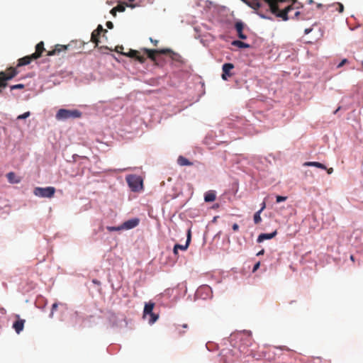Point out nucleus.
Instances as JSON below:
<instances>
[{
  "label": "nucleus",
  "mask_w": 363,
  "mask_h": 363,
  "mask_svg": "<svg viewBox=\"0 0 363 363\" xmlns=\"http://www.w3.org/2000/svg\"><path fill=\"white\" fill-rule=\"evenodd\" d=\"M289 0H252L249 6L257 11V13L262 18H270L264 13L271 12L277 18L287 21L289 18L288 13L294 10L292 5L283 7V4Z\"/></svg>",
  "instance_id": "1"
},
{
  "label": "nucleus",
  "mask_w": 363,
  "mask_h": 363,
  "mask_svg": "<svg viewBox=\"0 0 363 363\" xmlns=\"http://www.w3.org/2000/svg\"><path fill=\"white\" fill-rule=\"evenodd\" d=\"M143 50L147 54V57H149L152 62H156L157 54H168L172 60L179 62L182 61V57L179 54L173 52L169 48L160 50H151L145 48Z\"/></svg>",
  "instance_id": "2"
},
{
  "label": "nucleus",
  "mask_w": 363,
  "mask_h": 363,
  "mask_svg": "<svg viewBox=\"0 0 363 363\" xmlns=\"http://www.w3.org/2000/svg\"><path fill=\"white\" fill-rule=\"evenodd\" d=\"M18 74L17 68L13 67L0 72V88H5L7 86V82L15 77Z\"/></svg>",
  "instance_id": "3"
},
{
  "label": "nucleus",
  "mask_w": 363,
  "mask_h": 363,
  "mask_svg": "<svg viewBox=\"0 0 363 363\" xmlns=\"http://www.w3.org/2000/svg\"><path fill=\"white\" fill-rule=\"evenodd\" d=\"M82 113L78 110H68L61 108L56 113V119L59 121L67 120L68 118H80Z\"/></svg>",
  "instance_id": "4"
},
{
  "label": "nucleus",
  "mask_w": 363,
  "mask_h": 363,
  "mask_svg": "<svg viewBox=\"0 0 363 363\" xmlns=\"http://www.w3.org/2000/svg\"><path fill=\"white\" fill-rule=\"evenodd\" d=\"M55 193V189L53 186L48 187H35L33 190V194L38 197L42 198H52Z\"/></svg>",
  "instance_id": "5"
},
{
  "label": "nucleus",
  "mask_w": 363,
  "mask_h": 363,
  "mask_svg": "<svg viewBox=\"0 0 363 363\" xmlns=\"http://www.w3.org/2000/svg\"><path fill=\"white\" fill-rule=\"evenodd\" d=\"M154 306H155V303L151 301L145 303V305L143 315H144V316L150 315V319L149 320L150 323H154L158 319V315H156L152 312Z\"/></svg>",
  "instance_id": "6"
},
{
  "label": "nucleus",
  "mask_w": 363,
  "mask_h": 363,
  "mask_svg": "<svg viewBox=\"0 0 363 363\" xmlns=\"http://www.w3.org/2000/svg\"><path fill=\"white\" fill-rule=\"evenodd\" d=\"M129 186L133 191H136L138 190L140 186H142V181L140 177L135 175H130L126 178Z\"/></svg>",
  "instance_id": "7"
},
{
  "label": "nucleus",
  "mask_w": 363,
  "mask_h": 363,
  "mask_svg": "<svg viewBox=\"0 0 363 363\" xmlns=\"http://www.w3.org/2000/svg\"><path fill=\"white\" fill-rule=\"evenodd\" d=\"M186 244L185 245H179V244H176L174 246V249H173V252L175 255H177L178 254V250H183V251H185L187 250L189 244H190V242H191V230L189 229L188 231H187V236H186Z\"/></svg>",
  "instance_id": "8"
},
{
  "label": "nucleus",
  "mask_w": 363,
  "mask_h": 363,
  "mask_svg": "<svg viewBox=\"0 0 363 363\" xmlns=\"http://www.w3.org/2000/svg\"><path fill=\"white\" fill-rule=\"evenodd\" d=\"M234 68V65L232 63H225L222 67L223 74L222 79L223 80H228V79L233 75L231 72Z\"/></svg>",
  "instance_id": "9"
},
{
  "label": "nucleus",
  "mask_w": 363,
  "mask_h": 363,
  "mask_svg": "<svg viewBox=\"0 0 363 363\" xmlns=\"http://www.w3.org/2000/svg\"><path fill=\"white\" fill-rule=\"evenodd\" d=\"M69 45H57L55 48L52 50H49L47 52L48 56L59 55L61 52H65L69 50Z\"/></svg>",
  "instance_id": "10"
},
{
  "label": "nucleus",
  "mask_w": 363,
  "mask_h": 363,
  "mask_svg": "<svg viewBox=\"0 0 363 363\" xmlns=\"http://www.w3.org/2000/svg\"><path fill=\"white\" fill-rule=\"evenodd\" d=\"M140 220L137 218L128 220L125 221L122 225L123 230H130L135 228L138 225Z\"/></svg>",
  "instance_id": "11"
},
{
  "label": "nucleus",
  "mask_w": 363,
  "mask_h": 363,
  "mask_svg": "<svg viewBox=\"0 0 363 363\" xmlns=\"http://www.w3.org/2000/svg\"><path fill=\"white\" fill-rule=\"evenodd\" d=\"M123 55L128 56L130 57H135L141 63L145 62L146 60L145 57L140 55V52L138 50H130L128 52L124 53Z\"/></svg>",
  "instance_id": "12"
},
{
  "label": "nucleus",
  "mask_w": 363,
  "mask_h": 363,
  "mask_svg": "<svg viewBox=\"0 0 363 363\" xmlns=\"http://www.w3.org/2000/svg\"><path fill=\"white\" fill-rule=\"evenodd\" d=\"M36 60L35 58L33 57V55L25 56L22 58H20L18 60L17 67L27 65L31 62V61Z\"/></svg>",
  "instance_id": "13"
},
{
  "label": "nucleus",
  "mask_w": 363,
  "mask_h": 363,
  "mask_svg": "<svg viewBox=\"0 0 363 363\" xmlns=\"http://www.w3.org/2000/svg\"><path fill=\"white\" fill-rule=\"evenodd\" d=\"M277 234V231L274 230L271 233H262L257 238V242H262L265 240H269L274 238Z\"/></svg>",
  "instance_id": "14"
},
{
  "label": "nucleus",
  "mask_w": 363,
  "mask_h": 363,
  "mask_svg": "<svg viewBox=\"0 0 363 363\" xmlns=\"http://www.w3.org/2000/svg\"><path fill=\"white\" fill-rule=\"evenodd\" d=\"M43 51H45L44 43H43V42L41 41L36 45L35 52L32 54L33 57H34L35 59L39 58L41 56Z\"/></svg>",
  "instance_id": "15"
},
{
  "label": "nucleus",
  "mask_w": 363,
  "mask_h": 363,
  "mask_svg": "<svg viewBox=\"0 0 363 363\" xmlns=\"http://www.w3.org/2000/svg\"><path fill=\"white\" fill-rule=\"evenodd\" d=\"M235 28L238 32V37L240 39H246L247 36L242 33L244 24L241 21L236 22Z\"/></svg>",
  "instance_id": "16"
},
{
  "label": "nucleus",
  "mask_w": 363,
  "mask_h": 363,
  "mask_svg": "<svg viewBox=\"0 0 363 363\" xmlns=\"http://www.w3.org/2000/svg\"><path fill=\"white\" fill-rule=\"evenodd\" d=\"M24 323L25 320L23 319H18L13 323V328L18 334H19L23 330Z\"/></svg>",
  "instance_id": "17"
},
{
  "label": "nucleus",
  "mask_w": 363,
  "mask_h": 363,
  "mask_svg": "<svg viewBox=\"0 0 363 363\" xmlns=\"http://www.w3.org/2000/svg\"><path fill=\"white\" fill-rule=\"evenodd\" d=\"M6 178L9 183L11 184H18L21 182V178L17 177L16 174L13 172H9L6 174Z\"/></svg>",
  "instance_id": "18"
},
{
  "label": "nucleus",
  "mask_w": 363,
  "mask_h": 363,
  "mask_svg": "<svg viewBox=\"0 0 363 363\" xmlns=\"http://www.w3.org/2000/svg\"><path fill=\"white\" fill-rule=\"evenodd\" d=\"M216 199V191L213 190L208 191L205 193L204 201L206 202H213Z\"/></svg>",
  "instance_id": "19"
},
{
  "label": "nucleus",
  "mask_w": 363,
  "mask_h": 363,
  "mask_svg": "<svg viewBox=\"0 0 363 363\" xmlns=\"http://www.w3.org/2000/svg\"><path fill=\"white\" fill-rule=\"evenodd\" d=\"M305 167H315L320 169H326V167L318 162H306L303 164Z\"/></svg>",
  "instance_id": "20"
},
{
  "label": "nucleus",
  "mask_w": 363,
  "mask_h": 363,
  "mask_svg": "<svg viewBox=\"0 0 363 363\" xmlns=\"http://www.w3.org/2000/svg\"><path fill=\"white\" fill-rule=\"evenodd\" d=\"M177 162L180 166H191L192 162H189L188 159L183 156H179L177 159Z\"/></svg>",
  "instance_id": "21"
},
{
  "label": "nucleus",
  "mask_w": 363,
  "mask_h": 363,
  "mask_svg": "<svg viewBox=\"0 0 363 363\" xmlns=\"http://www.w3.org/2000/svg\"><path fill=\"white\" fill-rule=\"evenodd\" d=\"M99 34L98 31L94 30L91 33V40L95 43V46H98L99 43Z\"/></svg>",
  "instance_id": "22"
},
{
  "label": "nucleus",
  "mask_w": 363,
  "mask_h": 363,
  "mask_svg": "<svg viewBox=\"0 0 363 363\" xmlns=\"http://www.w3.org/2000/svg\"><path fill=\"white\" fill-rule=\"evenodd\" d=\"M232 44L240 48H249L250 45L240 40H234Z\"/></svg>",
  "instance_id": "23"
},
{
  "label": "nucleus",
  "mask_w": 363,
  "mask_h": 363,
  "mask_svg": "<svg viewBox=\"0 0 363 363\" xmlns=\"http://www.w3.org/2000/svg\"><path fill=\"white\" fill-rule=\"evenodd\" d=\"M260 213L261 212L258 211L254 215V222L255 224H258L262 221Z\"/></svg>",
  "instance_id": "24"
},
{
  "label": "nucleus",
  "mask_w": 363,
  "mask_h": 363,
  "mask_svg": "<svg viewBox=\"0 0 363 363\" xmlns=\"http://www.w3.org/2000/svg\"><path fill=\"white\" fill-rule=\"evenodd\" d=\"M125 10V6L123 4H118L116 7H114V11H118V12H123Z\"/></svg>",
  "instance_id": "25"
},
{
  "label": "nucleus",
  "mask_w": 363,
  "mask_h": 363,
  "mask_svg": "<svg viewBox=\"0 0 363 363\" xmlns=\"http://www.w3.org/2000/svg\"><path fill=\"white\" fill-rule=\"evenodd\" d=\"M30 115V113L29 111L25 112L24 113L18 116L17 120L26 119L28 117H29Z\"/></svg>",
  "instance_id": "26"
},
{
  "label": "nucleus",
  "mask_w": 363,
  "mask_h": 363,
  "mask_svg": "<svg viewBox=\"0 0 363 363\" xmlns=\"http://www.w3.org/2000/svg\"><path fill=\"white\" fill-rule=\"evenodd\" d=\"M106 228L110 232L118 231V230H123L121 225L120 226H118V227L108 226Z\"/></svg>",
  "instance_id": "27"
},
{
  "label": "nucleus",
  "mask_w": 363,
  "mask_h": 363,
  "mask_svg": "<svg viewBox=\"0 0 363 363\" xmlns=\"http://www.w3.org/2000/svg\"><path fill=\"white\" fill-rule=\"evenodd\" d=\"M335 6H336V10L338 11L339 13H342L343 11H344V6L343 4H342L341 3H336L335 4Z\"/></svg>",
  "instance_id": "28"
},
{
  "label": "nucleus",
  "mask_w": 363,
  "mask_h": 363,
  "mask_svg": "<svg viewBox=\"0 0 363 363\" xmlns=\"http://www.w3.org/2000/svg\"><path fill=\"white\" fill-rule=\"evenodd\" d=\"M10 88H11V90L22 89L24 88V84H15V85L11 86Z\"/></svg>",
  "instance_id": "29"
},
{
  "label": "nucleus",
  "mask_w": 363,
  "mask_h": 363,
  "mask_svg": "<svg viewBox=\"0 0 363 363\" xmlns=\"http://www.w3.org/2000/svg\"><path fill=\"white\" fill-rule=\"evenodd\" d=\"M57 307H58V304L57 303H55L52 304L51 312H50V318L53 317L54 311L57 310Z\"/></svg>",
  "instance_id": "30"
},
{
  "label": "nucleus",
  "mask_w": 363,
  "mask_h": 363,
  "mask_svg": "<svg viewBox=\"0 0 363 363\" xmlns=\"http://www.w3.org/2000/svg\"><path fill=\"white\" fill-rule=\"evenodd\" d=\"M287 199L286 196H277L276 201L277 203L285 201Z\"/></svg>",
  "instance_id": "31"
},
{
  "label": "nucleus",
  "mask_w": 363,
  "mask_h": 363,
  "mask_svg": "<svg viewBox=\"0 0 363 363\" xmlns=\"http://www.w3.org/2000/svg\"><path fill=\"white\" fill-rule=\"evenodd\" d=\"M96 31H98V33L100 35L101 33H107V30L106 29H104L103 26L101 25H99L97 28L95 30Z\"/></svg>",
  "instance_id": "32"
},
{
  "label": "nucleus",
  "mask_w": 363,
  "mask_h": 363,
  "mask_svg": "<svg viewBox=\"0 0 363 363\" xmlns=\"http://www.w3.org/2000/svg\"><path fill=\"white\" fill-rule=\"evenodd\" d=\"M123 45H118L115 48V51L118 52V53H121L122 55H123L125 52H123Z\"/></svg>",
  "instance_id": "33"
},
{
  "label": "nucleus",
  "mask_w": 363,
  "mask_h": 363,
  "mask_svg": "<svg viewBox=\"0 0 363 363\" xmlns=\"http://www.w3.org/2000/svg\"><path fill=\"white\" fill-rule=\"evenodd\" d=\"M180 327H182L183 328H188V325L186 323H184L183 325H179L177 327V330H178V333L181 335V334L183 333V332L181 331Z\"/></svg>",
  "instance_id": "34"
},
{
  "label": "nucleus",
  "mask_w": 363,
  "mask_h": 363,
  "mask_svg": "<svg viewBox=\"0 0 363 363\" xmlns=\"http://www.w3.org/2000/svg\"><path fill=\"white\" fill-rule=\"evenodd\" d=\"M348 63V60L347 59H343L337 66V68H340L344 66L345 64Z\"/></svg>",
  "instance_id": "35"
},
{
  "label": "nucleus",
  "mask_w": 363,
  "mask_h": 363,
  "mask_svg": "<svg viewBox=\"0 0 363 363\" xmlns=\"http://www.w3.org/2000/svg\"><path fill=\"white\" fill-rule=\"evenodd\" d=\"M106 26L109 28V29H112L113 28V24L111 21H108L106 23Z\"/></svg>",
  "instance_id": "36"
},
{
  "label": "nucleus",
  "mask_w": 363,
  "mask_h": 363,
  "mask_svg": "<svg viewBox=\"0 0 363 363\" xmlns=\"http://www.w3.org/2000/svg\"><path fill=\"white\" fill-rule=\"evenodd\" d=\"M232 228L234 231H238L239 230V225L237 223H234Z\"/></svg>",
  "instance_id": "37"
},
{
  "label": "nucleus",
  "mask_w": 363,
  "mask_h": 363,
  "mask_svg": "<svg viewBox=\"0 0 363 363\" xmlns=\"http://www.w3.org/2000/svg\"><path fill=\"white\" fill-rule=\"evenodd\" d=\"M150 40L151 41V43H152L154 44V45L157 46V45L158 43V40H153L152 38H150Z\"/></svg>",
  "instance_id": "38"
},
{
  "label": "nucleus",
  "mask_w": 363,
  "mask_h": 363,
  "mask_svg": "<svg viewBox=\"0 0 363 363\" xmlns=\"http://www.w3.org/2000/svg\"><path fill=\"white\" fill-rule=\"evenodd\" d=\"M266 208V204H265V202L264 201L262 203V207L259 210V211H260L262 213V211Z\"/></svg>",
  "instance_id": "39"
},
{
  "label": "nucleus",
  "mask_w": 363,
  "mask_h": 363,
  "mask_svg": "<svg viewBox=\"0 0 363 363\" xmlns=\"http://www.w3.org/2000/svg\"><path fill=\"white\" fill-rule=\"evenodd\" d=\"M259 267V262H257L253 267V272H255Z\"/></svg>",
  "instance_id": "40"
},
{
  "label": "nucleus",
  "mask_w": 363,
  "mask_h": 363,
  "mask_svg": "<svg viewBox=\"0 0 363 363\" xmlns=\"http://www.w3.org/2000/svg\"><path fill=\"white\" fill-rule=\"evenodd\" d=\"M311 30H312V28H306V29H305L304 33H305V34H308L309 33L311 32Z\"/></svg>",
  "instance_id": "41"
},
{
  "label": "nucleus",
  "mask_w": 363,
  "mask_h": 363,
  "mask_svg": "<svg viewBox=\"0 0 363 363\" xmlns=\"http://www.w3.org/2000/svg\"><path fill=\"white\" fill-rule=\"evenodd\" d=\"M116 11H114V8H113L111 10V13L113 16H116Z\"/></svg>",
  "instance_id": "42"
},
{
  "label": "nucleus",
  "mask_w": 363,
  "mask_h": 363,
  "mask_svg": "<svg viewBox=\"0 0 363 363\" xmlns=\"http://www.w3.org/2000/svg\"><path fill=\"white\" fill-rule=\"evenodd\" d=\"M326 169H327L328 174H331L333 172V169L332 167H330L329 169L326 168Z\"/></svg>",
  "instance_id": "43"
},
{
  "label": "nucleus",
  "mask_w": 363,
  "mask_h": 363,
  "mask_svg": "<svg viewBox=\"0 0 363 363\" xmlns=\"http://www.w3.org/2000/svg\"><path fill=\"white\" fill-rule=\"evenodd\" d=\"M299 14H300V12H299V11H296L294 13V17H292V18H297V17L299 16Z\"/></svg>",
  "instance_id": "44"
},
{
  "label": "nucleus",
  "mask_w": 363,
  "mask_h": 363,
  "mask_svg": "<svg viewBox=\"0 0 363 363\" xmlns=\"http://www.w3.org/2000/svg\"><path fill=\"white\" fill-rule=\"evenodd\" d=\"M92 282H93L94 284H98V285H99V284H100V281H98V280H96V279H93V280H92Z\"/></svg>",
  "instance_id": "45"
},
{
  "label": "nucleus",
  "mask_w": 363,
  "mask_h": 363,
  "mask_svg": "<svg viewBox=\"0 0 363 363\" xmlns=\"http://www.w3.org/2000/svg\"><path fill=\"white\" fill-rule=\"evenodd\" d=\"M264 250H262L261 251H259V252L257 254V256L262 255H263V254H264Z\"/></svg>",
  "instance_id": "46"
},
{
  "label": "nucleus",
  "mask_w": 363,
  "mask_h": 363,
  "mask_svg": "<svg viewBox=\"0 0 363 363\" xmlns=\"http://www.w3.org/2000/svg\"><path fill=\"white\" fill-rule=\"evenodd\" d=\"M242 1H244L245 3H246L248 6H249V4L252 2V1H247L246 0H242Z\"/></svg>",
  "instance_id": "47"
},
{
  "label": "nucleus",
  "mask_w": 363,
  "mask_h": 363,
  "mask_svg": "<svg viewBox=\"0 0 363 363\" xmlns=\"http://www.w3.org/2000/svg\"><path fill=\"white\" fill-rule=\"evenodd\" d=\"M350 259H351L352 262H354V255H351V256H350Z\"/></svg>",
  "instance_id": "48"
},
{
  "label": "nucleus",
  "mask_w": 363,
  "mask_h": 363,
  "mask_svg": "<svg viewBox=\"0 0 363 363\" xmlns=\"http://www.w3.org/2000/svg\"><path fill=\"white\" fill-rule=\"evenodd\" d=\"M340 108L339 107L336 111H335L334 113H336Z\"/></svg>",
  "instance_id": "49"
},
{
  "label": "nucleus",
  "mask_w": 363,
  "mask_h": 363,
  "mask_svg": "<svg viewBox=\"0 0 363 363\" xmlns=\"http://www.w3.org/2000/svg\"><path fill=\"white\" fill-rule=\"evenodd\" d=\"M78 315H79L78 312H76V313H75V316H76V317H77Z\"/></svg>",
  "instance_id": "50"
},
{
  "label": "nucleus",
  "mask_w": 363,
  "mask_h": 363,
  "mask_svg": "<svg viewBox=\"0 0 363 363\" xmlns=\"http://www.w3.org/2000/svg\"><path fill=\"white\" fill-rule=\"evenodd\" d=\"M128 1H130V2H133V1H134L135 0H128Z\"/></svg>",
  "instance_id": "51"
}]
</instances>
